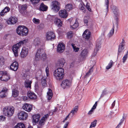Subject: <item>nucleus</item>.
Returning a JSON list of instances; mask_svg holds the SVG:
<instances>
[{"mask_svg":"<svg viewBox=\"0 0 128 128\" xmlns=\"http://www.w3.org/2000/svg\"><path fill=\"white\" fill-rule=\"evenodd\" d=\"M92 68V67L90 68L89 71L86 73V75L84 76V78L88 77L93 72Z\"/></svg>","mask_w":128,"mask_h":128,"instance_id":"42","label":"nucleus"},{"mask_svg":"<svg viewBox=\"0 0 128 128\" xmlns=\"http://www.w3.org/2000/svg\"><path fill=\"white\" fill-rule=\"evenodd\" d=\"M65 63V60L63 58H62L58 61V64L60 68L62 67Z\"/></svg>","mask_w":128,"mask_h":128,"instance_id":"31","label":"nucleus"},{"mask_svg":"<svg viewBox=\"0 0 128 128\" xmlns=\"http://www.w3.org/2000/svg\"><path fill=\"white\" fill-rule=\"evenodd\" d=\"M48 116L49 115L48 114H46L42 118L39 122L40 125L41 126L44 125L45 122L46 120L47 119Z\"/></svg>","mask_w":128,"mask_h":128,"instance_id":"20","label":"nucleus"},{"mask_svg":"<svg viewBox=\"0 0 128 128\" xmlns=\"http://www.w3.org/2000/svg\"><path fill=\"white\" fill-rule=\"evenodd\" d=\"M88 52L87 50L86 49H84L83 50L81 53V55L83 57L86 56Z\"/></svg>","mask_w":128,"mask_h":128,"instance_id":"40","label":"nucleus"},{"mask_svg":"<svg viewBox=\"0 0 128 128\" xmlns=\"http://www.w3.org/2000/svg\"><path fill=\"white\" fill-rule=\"evenodd\" d=\"M28 53V49L26 47H23L22 49L20 52V56L22 58H25Z\"/></svg>","mask_w":128,"mask_h":128,"instance_id":"14","label":"nucleus"},{"mask_svg":"<svg viewBox=\"0 0 128 128\" xmlns=\"http://www.w3.org/2000/svg\"><path fill=\"white\" fill-rule=\"evenodd\" d=\"M46 58V55L44 50L42 49H38L36 54V60H38L41 59L44 60H45Z\"/></svg>","mask_w":128,"mask_h":128,"instance_id":"5","label":"nucleus"},{"mask_svg":"<svg viewBox=\"0 0 128 128\" xmlns=\"http://www.w3.org/2000/svg\"><path fill=\"white\" fill-rule=\"evenodd\" d=\"M72 84V82L68 80H63L61 84L62 87L64 88H67L70 87Z\"/></svg>","mask_w":128,"mask_h":128,"instance_id":"10","label":"nucleus"},{"mask_svg":"<svg viewBox=\"0 0 128 128\" xmlns=\"http://www.w3.org/2000/svg\"><path fill=\"white\" fill-rule=\"evenodd\" d=\"M108 93V92L106 90H104L102 92V94L101 95L100 98L104 96L106 94Z\"/></svg>","mask_w":128,"mask_h":128,"instance_id":"52","label":"nucleus"},{"mask_svg":"<svg viewBox=\"0 0 128 128\" xmlns=\"http://www.w3.org/2000/svg\"><path fill=\"white\" fill-rule=\"evenodd\" d=\"M44 66H42L41 68H40L38 70V71L36 73L39 74H40V75L42 74V71L43 70L42 68H44Z\"/></svg>","mask_w":128,"mask_h":128,"instance_id":"51","label":"nucleus"},{"mask_svg":"<svg viewBox=\"0 0 128 128\" xmlns=\"http://www.w3.org/2000/svg\"><path fill=\"white\" fill-rule=\"evenodd\" d=\"M9 35V34H5L3 37V39L4 40L6 39L7 38V37Z\"/></svg>","mask_w":128,"mask_h":128,"instance_id":"59","label":"nucleus"},{"mask_svg":"<svg viewBox=\"0 0 128 128\" xmlns=\"http://www.w3.org/2000/svg\"><path fill=\"white\" fill-rule=\"evenodd\" d=\"M69 118V116H68V115L66 116V118H65L64 119V120L63 121V122H65V121L66 120H68V118Z\"/></svg>","mask_w":128,"mask_h":128,"instance_id":"64","label":"nucleus"},{"mask_svg":"<svg viewBox=\"0 0 128 128\" xmlns=\"http://www.w3.org/2000/svg\"><path fill=\"white\" fill-rule=\"evenodd\" d=\"M66 10L68 11H70L72 10L74 8V6L71 4H66L65 6Z\"/></svg>","mask_w":128,"mask_h":128,"instance_id":"29","label":"nucleus"},{"mask_svg":"<svg viewBox=\"0 0 128 128\" xmlns=\"http://www.w3.org/2000/svg\"><path fill=\"white\" fill-rule=\"evenodd\" d=\"M100 44L98 42H96V47L94 50V52L93 53L92 55L93 56H94L96 54L97 52L99 50V49L100 47Z\"/></svg>","mask_w":128,"mask_h":128,"instance_id":"25","label":"nucleus"},{"mask_svg":"<svg viewBox=\"0 0 128 128\" xmlns=\"http://www.w3.org/2000/svg\"><path fill=\"white\" fill-rule=\"evenodd\" d=\"M24 76L25 78L24 79H26V80L25 81L24 83L25 87L26 88H31V84L32 82V81L27 80V79L28 78V76L26 74H24Z\"/></svg>","mask_w":128,"mask_h":128,"instance_id":"13","label":"nucleus"},{"mask_svg":"<svg viewBox=\"0 0 128 128\" xmlns=\"http://www.w3.org/2000/svg\"><path fill=\"white\" fill-rule=\"evenodd\" d=\"M18 118L20 120H26L28 117V114L24 112H21L18 114Z\"/></svg>","mask_w":128,"mask_h":128,"instance_id":"11","label":"nucleus"},{"mask_svg":"<svg viewBox=\"0 0 128 128\" xmlns=\"http://www.w3.org/2000/svg\"><path fill=\"white\" fill-rule=\"evenodd\" d=\"M70 22L71 28L72 29H76L78 26L79 24L75 18H71L69 20Z\"/></svg>","mask_w":128,"mask_h":128,"instance_id":"9","label":"nucleus"},{"mask_svg":"<svg viewBox=\"0 0 128 128\" xmlns=\"http://www.w3.org/2000/svg\"><path fill=\"white\" fill-rule=\"evenodd\" d=\"M78 110V106H76L71 111V112L72 113L75 114V113H76L77 112Z\"/></svg>","mask_w":128,"mask_h":128,"instance_id":"46","label":"nucleus"},{"mask_svg":"<svg viewBox=\"0 0 128 128\" xmlns=\"http://www.w3.org/2000/svg\"><path fill=\"white\" fill-rule=\"evenodd\" d=\"M32 3L33 4H36L38 3L40 0H30Z\"/></svg>","mask_w":128,"mask_h":128,"instance_id":"53","label":"nucleus"},{"mask_svg":"<svg viewBox=\"0 0 128 128\" xmlns=\"http://www.w3.org/2000/svg\"><path fill=\"white\" fill-rule=\"evenodd\" d=\"M74 114L72 113L71 112H70L68 114V115L69 116H70V117L71 118L73 116H74Z\"/></svg>","mask_w":128,"mask_h":128,"instance_id":"60","label":"nucleus"},{"mask_svg":"<svg viewBox=\"0 0 128 128\" xmlns=\"http://www.w3.org/2000/svg\"><path fill=\"white\" fill-rule=\"evenodd\" d=\"M28 98L32 100H34L36 98V95L34 93L31 92H28Z\"/></svg>","mask_w":128,"mask_h":128,"instance_id":"23","label":"nucleus"},{"mask_svg":"<svg viewBox=\"0 0 128 128\" xmlns=\"http://www.w3.org/2000/svg\"><path fill=\"white\" fill-rule=\"evenodd\" d=\"M128 57V55L125 54L123 57L122 58V62L123 63H124L126 61Z\"/></svg>","mask_w":128,"mask_h":128,"instance_id":"54","label":"nucleus"},{"mask_svg":"<svg viewBox=\"0 0 128 128\" xmlns=\"http://www.w3.org/2000/svg\"><path fill=\"white\" fill-rule=\"evenodd\" d=\"M27 8V6L26 4H24L21 6L20 8V12H22L25 10Z\"/></svg>","mask_w":128,"mask_h":128,"instance_id":"39","label":"nucleus"},{"mask_svg":"<svg viewBox=\"0 0 128 128\" xmlns=\"http://www.w3.org/2000/svg\"><path fill=\"white\" fill-rule=\"evenodd\" d=\"M86 8L89 11H91V9L90 8L89 4L88 2L86 3Z\"/></svg>","mask_w":128,"mask_h":128,"instance_id":"56","label":"nucleus"},{"mask_svg":"<svg viewBox=\"0 0 128 128\" xmlns=\"http://www.w3.org/2000/svg\"><path fill=\"white\" fill-rule=\"evenodd\" d=\"M14 128H25L24 125L22 123L18 124L14 127Z\"/></svg>","mask_w":128,"mask_h":128,"instance_id":"38","label":"nucleus"},{"mask_svg":"<svg viewBox=\"0 0 128 128\" xmlns=\"http://www.w3.org/2000/svg\"><path fill=\"white\" fill-rule=\"evenodd\" d=\"M71 45L74 51L75 52H77L79 50V48L75 46L74 44H71Z\"/></svg>","mask_w":128,"mask_h":128,"instance_id":"45","label":"nucleus"},{"mask_svg":"<svg viewBox=\"0 0 128 128\" xmlns=\"http://www.w3.org/2000/svg\"><path fill=\"white\" fill-rule=\"evenodd\" d=\"M48 9V7L43 3L41 4L40 8V10L42 11H46Z\"/></svg>","mask_w":128,"mask_h":128,"instance_id":"35","label":"nucleus"},{"mask_svg":"<svg viewBox=\"0 0 128 128\" xmlns=\"http://www.w3.org/2000/svg\"><path fill=\"white\" fill-rule=\"evenodd\" d=\"M41 84L42 85V87L43 88L46 87V80L44 78H42L41 80Z\"/></svg>","mask_w":128,"mask_h":128,"instance_id":"41","label":"nucleus"},{"mask_svg":"<svg viewBox=\"0 0 128 128\" xmlns=\"http://www.w3.org/2000/svg\"><path fill=\"white\" fill-rule=\"evenodd\" d=\"M51 6L52 9L55 12H58L60 9V3L56 1L52 2Z\"/></svg>","mask_w":128,"mask_h":128,"instance_id":"8","label":"nucleus"},{"mask_svg":"<svg viewBox=\"0 0 128 128\" xmlns=\"http://www.w3.org/2000/svg\"><path fill=\"white\" fill-rule=\"evenodd\" d=\"M17 21V19L15 17H11L6 22L8 24H16Z\"/></svg>","mask_w":128,"mask_h":128,"instance_id":"18","label":"nucleus"},{"mask_svg":"<svg viewBox=\"0 0 128 128\" xmlns=\"http://www.w3.org/2000/svg\"><path fill=\"white\" fill-rule=\"evenodd\" d=\"M10 78V74L7 72H0V79L6 82Z\"/></svg>","mask_w":128,"mask_h":128,"instance_id":"6","label":"nucleus"},{"mask_svg":"<svg viewBox=\"0 0 128 128\" xmlns=\"http://www.w3.org/2000/svg\"><path fill=\"white\" fill-rule=\"evenodd\" d=\"M91 34L90 32L88 30H86L83 33L82 36L86 40H88L90 37Z\"/></svg>","mask_w":128,"mask_h":128,"instance_id":"15","label":"nucleus"},{"mask_svg":"<svg viewBox=\"0 0 128 128\" xmlns=\"http://www.w3.org/2000/svg\"><path fill=\"white\" fill-rule=\"evenodd\" d=\"M126 118V116L125 115H124L122 116V118L120 120V122L123 123Z\"/></svg>","mask_w":128,"mask_h":128,"instance_id":"57","label":"nucleus"},{"mask_svg":"<svg viewBox=\"0 0 128 128\" xmlns=\"http://www.w3.org/2000/svg\"><path fill=\"white\" fill-rule=\"evenodd\" d=\"M54 24L58 27H60L62 26V23L61 20L58 18H55L54 20Z\"/></svg>","mask_w":128,"mask_h":128,"instance_id":"26","label":"nucleus"},{"mask_svg":"<svg viewBox=\"0 0 128 128\" xmlns=\"http://www.w3.org/2000/svg\"><path fill=\"white\" fill-rule=\"evenodd\" d=\"M112 11L114 14L115 17L114 20L113 21H114L115 23L117 26L118 25V18L117 17L118 14V10L117 7L115 6H113L111 8Z\"/></svg>","mask_w":128,"mask_h":128,"instance_id":"7","label":"nucleus"},{"mask_svg":"<svg viewBox=\"0 0 128 128\" xmlns=\"http://www.w3.org/2000/svg\"><path fill=\"white\" fill-rule=\"evenodd\" d=\"M6 118L4 116H0V121H3L5 120Z\"/></svg>","mask_w":128,"mask_h":128,"instance_id":"55","label":"nucleus"},{"mask_svg":"<svg viewBox=\"0 0 128 128\" xmlns=\"http://www.w3.org/2000/svg\"><path fill=\"white\" fill-rule=\"evenodd\" d=\"M97 122V121L96 120H94L91 123L90 128H92V127H95L96 125Z\"/></svg>","mask_w":128,"mask_h":128,"instance_id":"47","label":"nucleus"},{"mask_svg":"<svg viewBox=\"0 0 128 128\" xmlns=\"http://www.w3.org/2000/svg\"><path fill=\"white\" fill-rule=\"evenodd\" d=\"M4 58L2 56H0V68L4 65Z\"/></svg>","mask_w":128,"mask_h":128,"instance_id":"43","label":"nucleus"},{"mask_svg":"<svg viewBox=\"0 0 128 128\" xmlns=\"http://www.w3.org/2000/svg\"><path fill=\"white\" fill-rule=\"evenodd\" d=\"M113 27L112 29L110 30V32L108 34V36L109 37H110L111 36H112L113 35V34H114V25L115 24L116 25L114 21L113 22Z\"/></svg>","mask_w":128,"mask_h":128,"instance_id":"28","label":"nucleus"},{"mask_svg":"<svg viewBox=\"0 0 128 128\" xmlns=\"http://www.w3.org/2000/svg\"><path fill=\"white\" fill-rule=\"evenodd\" d=\"M47 98L48 100H50L52 98L53 94L52 93V91L50 89H48V91L47 93Z\"/></svg>","mask_w":128,"mask_h":128,"instance_id":"30","label":"nucleus"},{"mask_svg":"<svg viewBox=\"0 0 128 128\" xmlns=\"http://www.w3.org/2000/svg\"><path fill=\"white\" fill-rule=\"evenodd\" d=\"M18 64L17 62H14L10 65V69L12 70L16 71L18 68Z\"/></svg>","mask_w":128,"mask_h":128,"instance_id":"21","label":"nucleus"},{"mask_svg":"<svg viewBox=\"0 0 128 128\" xmlns=\"http://www.w3.org/2000/svg\"><path fill=\"white\" fill-rule=\"evenodd\" d=\"M22 108L25 110L29 112H30L32 110V106L26 103L24 104L22 106Z\"/></svg>","mask_w":128,"mask_h":128,"instance_id":"17","label":"nucleus"},{"mask_svg":"<svg viewBox=\"0 0 128 128\" xmlns=\"http://www.w3.org/2000/svg\"><path fill=\"white\" fill-rule=\"evenodd\" d=\"M19 94L18 91L16 89H14L13 90L12 92V95L14 97H17Z\"/></svg>","mask_w":128,"mask_h":128,"instance_id":"36","label":"nucleus"},{"mask_svg":"<svg viewBox=\"0 0 128 128\" xmlns=\"http://www.w3.org/2000/svg\"><path fill=\"white\" fill-rule=\"evenodd\" d=\"M23 99L24 101H28V99L27 96H25L24 97Z\"/></svg>","mask_w":128,"mask_h":128,"instance_id":"61","label":"nucleus"},{"mask_svg":"<svg viewBox=\"0 0 128 128\" xmlns=\"http://www.w3.org/2000/svg\"><path fill=\"white\" fill-rule=\"evenodd\" d=\"M109 0H106L105 2V5L104 7V11L105 14V16L107 14L108 11V8L109 3Z\"/></svg>","mask_w":128,"mask_h":128,"instance_id":"24","label":"nucleus"},{"mask_svg":"<svg viewBox=\"0 0 128 128\" xmlns=\"http://www.w3.org/2000/svg\"><path fill=\"white\" fill-rule=\"evenodd\" d=\"M98 102H96L95 104L92 107L91 110L88 112V114L89 115H90L92 114L94 110L95 109L97 105Z\"/></svg>","mask_w":128,"mask_h":128,"instance_id":"32","label":"nucleus"},{"mask_svg":"<svg viewBox=\"0 0 128 128\" xmlns=\"http://www.w3.org/2000/svg\"><path fill=\"white\" fill-rule=\"evenodd\" d=\"M122 124V123L120 122L116 128H119V127Z\"/></svg>","mask_w":128,"mask_h":128,"instance_id":"63","label":"nucleus"},{"mask_svg":"<svg viewBox=\"0 0 128 128\" xmlns=\"http://www.w3.org/2000/svg\"><path fill=\"white\" fill-rule=\"evenodd\" d=\"M73 34L72 32H70L67 34V37L68 38H71L73 36Z\"/></svg>","mask_w":128,"mask_h":128,"instance_id":"50","label":"nucleus"},{"mask_svg":"<svg viewBox=\"0 0 128 128\" xmlns=\"http://www.w3.org/2000/svg\"><path fill=\"white\" fill-rule=\"evenodd\" d=\"M3 114L5 116L10 117L12 116L14 113V108L13 106H6L3 108Z\"/></svg>","mask_w":128,"mask_h":128,"instance_id":"3","label":"nucleus"},{"mask_svg":"<svg viewBox=\"0 0 128 128\" xmlns=\"http://www.w3.org/2000/svg\"><path fill=\"white\" fill-rule=\"evenodd\" d=\"M8 90L6 87L3 88L2 90L0 92V96L2 98L6 97L7 94Z\"/></svg>","mask_w":128,"mask_h":128,"instance_id":"16","label":"nucleus"},{"mask_svg":"<svg viewBox=\"0 0 128 128\" xmlns=\"http://www.w3.org/2000/svg\"><path fill=\"white\" fill-rule=\"evenodd\" d=\"M10 10V8L6 6L0 13V15L2 16L4 13L8 12Z\"/></svg>","mask_w":128,"mask_h":128,"instance_id":"33","label":"nucleus"},{"mask_svg":"<svg viewBox=\"0 0 128 128\" xmlns=\"http://www.w3.org/2000/svg\"><path fill=\"white\" fill-rule=\"evenodd\" d=\"M59 16L63 18H66L68 16L67 12L65 10H60L59 12Z\"/></svg>","mask_w":128,"mask_h":128,"instance_id":"19","label":"nucleus"},{"mask_svg":"<svg viewBox=\"0 0 128 128\" xmlns=\"http://www.w3.org/2000/svg\"><path fill=\"white\" fill-rule=\"evenodd\" d=\"M16 32L18 34L22 36H24L28 34V30L24 26H19L16 29Z\"/></svg>","mask_w":128,"mask_h":128,"instance_id":"4","label":"nucleus"},{"mask_svg":"<svg viewBox=\"0 0 128 128\" xmlns=\"http://www.w3.org/2000/svg\"><path fill=\"white\" fill-rule=\"evenodd\" d=\"M46 76H48L49 74V68L48 66L46 68Z\"/></svg>","mask_w":128,"mask_h":128,"instance_id":"58","label":"nucleus"},{"mask_svg":"<svg viewBox=\"0 0 128 128\" xmlns=\"http://www.w3.org/2000/svg\"><path fill=\"white\" fill-rule=\"evenodd\" d=\"M79 9L82 10V12L85 13L86 12V10L84 7L83 6L82 4H80L79 5Z\"/></svg>","mask_w":128,"mask_h":128,"instance_id":"49","label":"nucleus"},{"mask_svg":"<svg viewBox=\"0 0 128 128\" xmlns=\"http://www.w3.org/2000/svg\"><path fill=\"white\" fill-rule=\"evenodd\" d=\"M27 41L28 40H24L20 41L13 46L12 50L16 57L18 56V49L22 46H23L24 44H25L27 42Z\"/></svg>","mask_w":128,"mask_h":128,"instance_id":"1","label":"nucleus"},{"mask_svg":"<svg viewBox=\"0 0 128 128\" xmlns=\"http://www.w3.org/2000/svg\"><path fill=\"white\" fill-rule=\"evenodd\" d=\"M124 45H119L118 46L117 58H118V55H119L122 52L124 48Z\"/></svg>","mask_w":128,"mask_h":128,"instance_id":"34","label":"nucleus"},{"mask_svg":"<svg viewBox=\"0 0 128 128\" xmlns=\"http://www.w3.org/2000/svg\"><path fill=\"white\" fill-rule=\"evenodd\" d=\"M65 49V46L63 43H60L58 46L57 50L60 52H63Z\"/></svg>","mask_w":128,"mask_h":128,"instance_id":"22","label":"nucleus"},{"mask_svg":"<svg viewBox=\"0 0 128 128\" xmlns=\"http://www.w3.org/2000/svg\"><path fill=\"white\" fill-rule=\"evenodd\" d=\"M115 102L116 101L115 100H114L111 106V108H113L114 107L115 104Z\"/></svg>","mask_w":128,"mask_h":128,"instance_id":"62","label":"nucleus"},{"mask_svg":"<svg viewBox=\"0 0 128 128\" xmlns=\"http://www.w3.org/2000/svg\"><path fill=\"white\" fill-rule=\"evenodd\" d=\"M55 36L53 32H48L46 35V38L47 40H52L55 38Z\"/></svg>","mask_w":128,"mask_h":128,"instance_id":"12","label":"nucleus"},{"mask_svg":"<svg viewBox=\"0 0 128 128\" xmlns=\"http://www.w3.org/2000/svg\"><path fill=\"white\" fill-rule=\"evenodd\" d=\"M32 21L35 24H38L40 22V20L38 19H36L35 18H34Z\"/></svg>","mask_w":128,"mask_h":128,"instance_id":"48","label":"nucleus"},{"mask_svg":"<svg viewBox=\"0 0 128 128\" xmlns=\"http://www.w3.org/2000/svg\"><path fill=\"white\" fill-rule=\"evenodd\" d=\"M114 62L112 60H111L108 65L106 67V69L108 70L111 68L114 64Z\"/></svg>","mask_w":128,"mask_h":128,"instance_id":"44","label":"nucleus"},{"mask_svg":"<svg viewBox=\"0 0 128 128\" xmlns=\"http://www.w3.org/2000/svg\"><path fill=\"white\" fill-rule=\"evenodd\" d=\"M40 39L38 38H36L34 40L33 43L35 46L40 44Z\"/></svg>","mask_w":128,"mask_h":128,"instance_id":"37","label":"nucleus"},{"mask_svg":"<svg viewBox=\"0 0 128 128\" xmlns=\"http://www.w3.org/2000/svg\"><path fill=\"white\" fill-rule=\"evenodd\" d=\"M54 75L57 80H62L64 76V69L62 68H58L54 72Z\"/></svg>","mask_w":128,"mask_h":128,"instance_id":"2","label":"nucleus"},{"mask_svg":"<svg viewBox=\"0 0 128 128\" xmlns=\"http://www.w3.org/2000/svg\"><path fill=\"white\" fill-rule=\"evenodd\" d=\"M40 115L39 114L34 115L33 116V122L36 123L38 122L40 119Z\"/></svg>","mask_w":128,"mask_h":128,"instance_id":"27","label":"nucleus"}]
</instances>
